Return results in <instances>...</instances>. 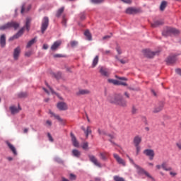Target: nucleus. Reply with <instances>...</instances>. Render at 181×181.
Listing matches in <instances>:
<instances>
[{
    "label": "nucleus",
    "mask_w": 181,
    "mask_h": 181,
    "mask_svg": "<svg viewBox=\"0 0 181 181\" xmlns=\"http://www.w3.org/2000/svg\"><path fill=\"white\" fill-rule=\"evenodd\" d=\"M108 100L112 104H116V105H119V107H122L123 108H125V107H127V100H125L122 95L119 94L110 97L108 98Z\"/></svg>",
    "instance_id": "1"
},
{
    "label": "nucleus",
    "mask_w": 181,
    "mask_h": 181,
    "mask_svg": "<svg viewBox=\"0 0 181 181\" xmlns=\"http://www.w3.org/2000/svg\"><path fill=\"white\" fill-rule=\"evenodd\" d=\"M11 28H13L15 30L19 28V23L15 21L8 22L6 24L0 26V30H5L6 29H11Z\"/></svg>",
    "instance_id": "2"
},
{
    "label": "nucleus",
    "mask_w": 181,
    "mask_h": 181,
    "mask_svg": "<svg viewBox=\"0 0 181 181\" xmlns=\"http://www.w3.org/2000/svg\"><path fill=\"white\" fill-rule=\"evenodd\" d=\"M179 33H180V32L176 28H167L165 30H163V36H172V35H179Z\"/></svg>",
    "instance_id": "3"
},
{
    "label": "nucleus",
    "mask_w": 181,
    "mask_h": 181,
    "mask_svg": "<svg viewBox=\"0 0 181 181\" xmlns=\"http://www.w3.org/2000/svg\"><path fill=\"white\" fill-rule=\"evenodd\" d=\"M143 54L148 59H152L153 57L156 56V54H159V52H153L151 49H144Z\"/></svg>",
    "instance_id": "4"
},
{
    "label": "nucleus",
    "mask_w": 181,
    "mask_h": 181,
    "mask_svg": "<svg viewBox=\"0 0 181 181\" xmlns=\"http://www.w3.org/2000/svg\"><path fill=\"white\" fill-rule=\"evenodd\" d=\"M47 28H49V18L44 17L41 23V32L42 33H45L46 32Z\"/></svg>",
    "instance_id": "5"
},
{
    "label": "nucleus",
    "mask_w": 181,
    "mask_h": 181,
    "mask_svg": "<svg viewBox=\"0 0 181 181\" xmlns=\"http://www.w3.org/2000/svg\"><path fill=\"white\" fill-rule=\"evenodd\" d=\"M125 12L128 15H136V13H139L141 12V8H137L135 7H129L126 9Z\"/></svg>",
    "instance_id": "6"
},
{
    "label": "nucleus",
    "mask_w": 181,
    "mask_h": 181,
    "mask_svg": "<svg viewBox=\"0 0 181 181\" xmlns=\"http://www.w3.org/2000/svg\"><path fill=\"white\" fill-rule=\"evenodd\" d=\"M129 160L132 162V163H134V160L129 158ZM134 164L136 169H137L139 173H144V175H146V176H147V177H152L151 176V175L148 174V172H146L145 170H144V168H141V167H139V165H138L135 163H134Z\"/></svg>",
    "instance_id": "7"
},
{
    "label": "nucleus",
    "mask_w": 181,
    "mask_h": 181,
    "mask_svg": "<svg viewBox=\"0 0 181 181\" xmlns=\"http://www.w3.org/2000/svg\"><path fill=\"white\" fill-rule=\"evenodd\" d=\"M143 153L146 156H148L150 160H153V158H155V151L152 149H146L143 151Z\"/></svg>",
    "instance_id": "8"
},
{
    "label": "nucleus",
    "mask_w": 181,
    "mask_h": 181,
    "mask_svg": "<svg viewBox=\"0 0 181 181\" xmlns=\"http://www.w3.org/2000/svg\"><path fill=\"white\" fill-rule=\"evenodd\" d=\"M25 32V27L22 28L16 35L9 38V40L12 42V40H15V39H19L23 33Z\"/></svg>",
    "instance_id": "9"
},
{
    "label": "nucleus",
    "mask_w": 181,
    "mask_h": 181,
    "mask_svg": "<svg viewBox=\"0 0 181 181\" xmlns=\"http://www.w3.org/2000/svg\"><path fill=\"white\" fill-rule=\"evenodd\" d=\"M88 158H89V160H90L92 163L95 165V166H98V168H101V163L98 162V160L97 159V158H95L93 155H89Z\"/></svg>",
    "instance_id": "10"
},
{
    "label": "nucleus",
    "mask_w": 181,
    "mask_h": 181,
    "mask_svg": "<svg viewBox=\"0 0 181 181\" xmlns=\"http://www.w3.org/2000/svg\"><path fill=\"white\" fill-rule=\"evenodd\" d=\"M113 157L115 158L117 163H119V165L126 166L125 160H124V159H122L118 154L114 153Z\"/></svg>",
    "instance_id": "11"
},
{
    "label": "nucleus",
    "mask_w": 181,
    "mask_h": 181,
    "mask_svg": "<svg viewBox=\"0 0 181 181\" xmlns=\"http://www.w3.org/2000/svg\"><path fill=\"white\" fill-rule=\"evenodd\" d=\"M57 107L60 111H66L68 110L67 104L64 102H59L57 103Z\"/></svg>",
    "instance_id": "12"
},
{
    "label": "nucleus",
    "mask_w": 181,
    "mask_h": 181,
    "mask_svg": "<svg viewBox=\"0 0 181 181\" xmlns=\"http://www.w3.org/2000/svg\"><path fill=\"white\" fill-rule=\"evenodd\" d=\"M177 55L174 54V55H171V56L168 57L166 60L167 64H173V63H175L176 60H177Z\"/></svg>",
    "instance_id": "13"
},
{
    "label": "nucleus",
    "mask_w": 181,
    "mask_h": 181,
    "mask_svg": "<svg viewBox=\"0 0 181 181\" xmlns=\"http://www.w3.org/2000/svg\"><path fill=\"white\" fill-rule=\"evenodd\" d=\"M141 142H142V136H141L139 135L135 136L133 139V144H134V146H139Z\"/></svg>",
    "instance_id": "14"
},
{
    "label": "nucleus",
    "mask_w": 181,
    "mask_h": 181,
    "mask_svg": "<svg viewBox=\"0 0 181 181\" xmlns=\"http://www.w3.org/2000/svg\"><path fill=\"white\" fill-rule=\"evenodd\" d=\"M164 105H165V103H163V102H160V103H158V105H157V106L154 108L153 112H154V113L160 112V111H162V110H163Z\"/></svg>",
    "instance_id": "15"
},
{
    "label": "nucleus",
    "mask_w": 181,
    "mask_h": 181,
    "mask_svg": "<svg viewBox=\"0 0 181 181\" xmlns=\"http://www.w3.org/2000/svg\"><path fill=\"white\" fill-rule=\"evenodd\" d=\"M100 73L101 76H104V77H108L110 76V71L107 68L100 67Z\"/></svg>",
    "instance_id": "16"
},
{
    "label": "nucleus",
    "mask_w": 181,
    "mask_h": 181,
    "mask_svg": "<svg viewBox=\"0 0 181 181\" xmlns=\"http://www.w3.org/2000/svg\"><path fill=\"white\" fill-rule=\"evenodd\" d=\"M21 54V47H17L13 51V59L14 60H18L19 59V55Z\"/></svg>",
    "instance_id": "17"
},
{
    "label": "nucleus",
    "mask_w": 181,
    "mask_h": 181,
    "mask_svg": "<svg viewBox=\"0 0 181 181\" xmlns=\"http://www.w3.org/2000/svg\"><path fill=\"white\" fill-rule=\"evenodd\" d=\"M6 144L11 152H13V155L16 156V155H18V152L16 151V148H15V146H13L12 144H11L9 141H6Z\"/></svg>",
    "instance_id": "18"
},
{
    "label": "nucleus",
    "mask_w": 181,
    "mask_h": 181,
    "mask_svg": "<svg viewBox=\"0 0 181 181\" xmlns=\"http://www.w3.org/2000/svg\"><path fill=\"white\" fill-rule=\"evenodd\" d=\"M60 45H62V41L58 40V41L54 42L53 43V45L51 46V50H52V52L57 50V49H59V47L60 46Z\"/></svg>",
    "instance_id": "19"
},
{
    "label": "nucleus",
    "mask_w": 181,
    "mask_h": 181,
    "mask_svg": "<svg viewBox=\"0 0 181 181\" xmlns=\"http://www.w3.org/2000/svg\"><path fill=\"white\" fill-rule=\"evenodd\" d=\"M10 111L12 114V115H15V114H18V112H19V111H21V110H22V108H21V107L18 106V108L15 107V106H11L9 107Z\"/></svg>",
    "instance_id": "20"
},
{
    "label": "nucleus",
    "mask_w": 181,
    "mask_h": 181,
    "mask_svg": "<svg viewBox=\"0 0 181 181\" xmlns=\"http://www.w3.org/2000/svg\"><path fill=\"white\" fill-rule=\"evenodd\" d=\"M81 129L84 132V134L86 138H88V135H91V133H92L91 127L88 126L86 129L84 128V127H82Z\"/></svg>",
    "instance_id": "21"
},
{
    "label": "nucleus",
    "mask_w": 181,
    "mask_h": 181,
    "mask_svg": "<svg viewBox=\"0 0 181 181\" xmlns=\"http://www.w3.org/2000/svg\"><path fill=\"white\" fill-rule=\"evenodd\" d=\"M71 141L74 146H75V148H78L79 146L78 141H77L76 136H74L73 133H71Z\"/></svg>",
    "instance_id": "22"
},
{
    "label": "nucleus",
    "mask_w": 181,
    "mask_h": 181,
    "mask_svg": "<svg viewBox=\"0 0 181 181\" xmlns=\"http://www.w3.org/2000/svg\"><path fill=\"white\" fill-rule=\"evenodd\" d=\"M90 94V90L87 89H81L76 93V95H87Z\"/></svg>",
    "instance_id": "23"
},
{
    "label": "nucleus",
    "mask_w": 181,
    "mask_h": 181,
    "mask_svg": "<svg viewBox=\"0 0 181 181\" xmlns=\"http://www.w3.org/2000/svg\"><path fill=\"white\" fill-rule=\"evenodd\" d=\"M0 45L1 47H5L6 45V37L5 36V34H3L0 37Z\"/></svg>",
    "instance_id": "24"
},
{
    "label": "nucleus",
    "mask_w": 181,
    "mask_h": 181,
    "mask_svg": "<svg viewBox=\"0 0 181 181\" xmlns=\"http://www.w3.org/2000/svg\"><path fill=\"white\" fill-rule=\"evenodd\" d=\"M100 156L102 160H107V159H108V158L110 157V153L107 152H100Z\"/></svg>",
    "instance_id": "25"
},
{
    "label": "nucleus",
    "mask_w": 181,
    "mask_h": 181,
    "mask_svg": "<svg viewBox=\"0 0 181 181\" xmlns=\"http://www.w3.org/2000/svg\"><path fill=\"white\" fill-rule=\"evenodd\" d=\"M161 168H162V169H163V170H165L166 172H169V171L172 170V168L168 167V164L166 163H163L161 164Z\"/></svg>",
    "instance_id": "26"
},
{
    "label": "nucleus",
    "mask_w": 181,
    "mask_h": 181,
    "mask_svg": "<svg viewBox=\"0 0 181 181\" xmlns=\"http://www.w3.org/2000/svg\"><path fill=\"white\" fill-rule=\"evenodd\" d=\"M49 114L52 115V117H54L55 119H57L59 122H64L63 119L60 118L59 115H56L52 111H49Z\"/></svg>",
    "instance_id": "27"
},
{
    "label": "nucleus",
    "mask_w": 181,
    "mask_h": 181,
    "mask_svg": "<svg viewBox=\"0 0 181 181\" xmlns=\"http://www.w3.org/2000/svg\"><path fill=\"white\" fill-rule=\"evenodd\" d=\"M160 25H163V21H157L151 23L152 28H158V26H160Z\"/></svg>",
    "instance_id": "28"
},
{
    "label": "nucleus",
    "mask_w": 181,
    "mask_h": 181,
    "mask_svg": "<svg viewBox=\"0 0 181 181\" xmlns=\"http://www.w3.org/2000/svg\"><path fill=\"white\" fill-rule=\"evenodd\" d=\"M72 155L73 156H75V158H80V156H81V152H80V151L77 149H74L72 151Z\"/></svg>",
    "instance_id": "29"
},
{
    "label": "nucleus",
    "mask_w": 181,
    "mask_h": 181,
    "mask_svg": "<svg viewBox=\"0 0 181 181\" xmlns=\"http://www.w3.org/2000/svg\"><path fill=\"white\" fill-rule=\"evenodd\" d=\"M100 57H98V55H96L95 57V58L93 60V63H92V68L94 69V67H95V66H97V64H98V61H99Z\"/></svg>",
    "instance_id": "30"
},
{
    "label": "nucleus",
    "mask_w": 181,
    "mask_h": 181,
    "mask_svg": "<svg viewBox=\"0 0 181 181\" xmlns=\"http://www.w3.org/2000/svg\"><path fill=\"white\" fill-rule=\"evenodd\" d=\"M64 12V7H62L59 8L56 13L57 18H60V16H62V13H63Z\"/></svg>",
    "instance_id": "31"
},
{
    "label": "nucleus",
    "mask_w": 181,
    "mask_h": 181,
    "mask_svg": "<svg viewBox=\"0 0 181 181\" xmlns=\"http://www.w3.org/2000/svg\"><path fill=\"white\" fill-rule=\"evenodd\" d=\"M168 6V2L166 1H163L160 6V10L163 11L165 8Z\"/></svg>",
    "instance_id": "32"
},
{
    "label": "nucleus",
    "mask_w": 181,
    "mask_h": 181,
    "mask_svg": "<svg viewBox=\"0 0 181 181\" xmlns=\"http://www.w3.org/2000/svg\"><path fill=\"white\" fill-rule=\"evenodd\" d=\"M30 22H32V19H30V18H27L25 22V29L27 30H29V29L30 28Z\"/></svg>",
    "instance_id": "33"
},
{
    "label": "nucleus",
    "mask_w": 181,
    "mask_h": 181,
    "mask_svg": "<svg viewBox=\"0 0 181 181\" xmlns=\"http://www.w3.org/2000/svg\"><path fill=\"white\" fill-rule=\"evenodd\" d=\"M36 42V37L32 39L31 40H30L28 44L26 47L29 49V47H31L33 45H35V42Z\"/></svg>",
    "instance_id": "34"
},
{
    "label": "nucleus",
    "mask_w": 181,
    "mask_h": 181,
    "mask_svg": "<svg viewBox=\"0 0 181 181\" xmlns=\"http://www.w3.org/2000/svg\"><path fill=\"white\" fill-rule=\"evenodd\" d=\"M84 35L87 37L88 40H92L93 38L91 36V33H90V31H88V30L85 31Z\"/></svg>",
    "instance_id": "35"
},
{
    "label": "nucleus",
    "mask_w": 181,
    "mask_h": 181,
    "mask_svg": "<svg viewBox=\"0 0 181 181\" xmlns=\"http://www.w3.org/2000/svg\"><path fill=\"white\" fill-rule=\"evenodd\" d=\"M18 95L19 98H26V97H28V93L25 92H21L18 93Z\"/></svg>",
    "instance_id": "36"
},
{
    "label": "nucleus",
    "mask_w": 181,
    "mask_h": 181,
    "mask_svg": "<svg viewBox=\"0 0 181 181\" xmlns=\"http://www.w3.org/2000/svg\"><path fill=\"white\" fill-rule=\"evenodd\" d=\"M53 76L57 78V80H60L62 78V72H57V74H53Z\"/></svg>",
    "instance_id": "37"
},
{
    "label": "nucleus",
    "mask_w": 181,
    "mask_h": 181,
    "mask_svg": "<svg viewBox=\"0 0 181 181\" xmlns=\"http://www.w3.org/2000/svg\"><path fill=\"white\" fill-rule=\"evenodd\" d=\"M107 136H109V138H110V139L109 140L110 142H111V144H112V145H117L114 141H112V139H114V138H115V136L114 134H107Z\"/></svg>",
    "instance_id": "38"
},
{
    "label": "nucleus",
    "mask_w": 181,
    "mask_h": 181,
    "mask_svg": "<svg viewBox=\"0 0 181 181\" xmlns=\"http://www.w3.org/2000/svg\"><path fill=\"white\" fill-rule=\"evenodd\" d=\"M115 59L118 60L122 64H125L128 62V59H119L118 57H115Z\"/></svg>",
    "instance_id": "39"
},
{
    "label": "nucleus",
    "mask_w": 181,
    "mask_h": 181,
    "mask_svg": "<svg viewBox=\"0 0 181 181\" xmlns=\"http://www.w3.org/2000/svg\"><path fill=\"white\" fill-rule=\"evenodd\" d=\"M108 82L111 83L112 84H114L115 86L118 85V81L115 79H108Z\"/></svg>",
    "instance_id": "40"
},
{
    "label": "nucleus",
    "mask_w": 181,
    "mask_h": 181,
    "mask_svg": "<svg viewBox=\"0 0 181 181\" xmlns=\"http://www.w3.org/2000/svg\"><path fill=\"white\" fill-rule=\"evenodd\" d=\"M90 2H92V4H103V2H104V0H90Z\"/></svg>",
    "instance_id": "41"
},
{
    "label": "nucleus",
    "mask_w": 181,
    "mask_h": 181,
    "mask_svg": "<svg viewBox=\"0 0 181 181\" xmlns=\"http://www.w3.org/2000/svg\"><path fill=\"white\" fill-rule=\"evenodd\" d=\"M117 86H128V84L126 82H122L121 81H117Z\"/></svg>",
    "instance_id": "42"
},
{
    "label": "nucleus",
    "mask_w": 181,
    "mask_h": 181,
    "mask_svg": "<svg viewBox=\"0 0 181 181\" xmlns=\"http://www.w3.org/2000/svg\"><path fill=\"white\" fill-rule=\"evenodd\" d=\"M136 148V154L139 155V152H141V146H134Z\"/></svg>",
    "instance_id": "43"
},
{
    "label": "nucleus",
    "mask_w": 181,
    "mask_h": 181,
    "mask_svg": "<svg viewBox=\"0 0 181 181\" xmlns=\"http://www.w3.org/2000/svg\"><path fill=\"white\" fill-rule=\"evenodd\" d=\"M98 132L99 135H107V133L105 132V131L101 130L100 129H98Z\"/></svg>",
    "instance_id": "44"
},
{
    "label": "nucleus",
    "mask_w": 181,
    "mask_h": 181,
    "mask_svg": "<svg viewBox=\"0 0 181 181\" xmlns=\"http://www.w3.org/2000/svg\"><path fill=\"white\" fill-rule=\"evenodd\" d=\"M83 149H88V142H84L82 145Z\"/></svg>",
    "instance_id": "45"
},
{
    "label": "nucleus",
    "mask_w": 181,
    "mask_h": 181,
    "mask_svg": "<svg viewBox=\"0 0 181 181\" xmlns=\"http://www.w3.org/2000/svg\"><path fill=\"white\" fill-rule=\"evenodd\" d=\"M116 78H118V80H122V81H127V78L125 77H119L118 76H115Z\"/></svg>",
    "instance_id": "46"
},
{
    "label": "nucleus",
    "mask_w": 181,
    "mask_h": 181,
    "mask_svg": "<svg viewBox=\"0 0 181 181\" xmlns=\"http://www.w3.org/2000/svg\"><path fill=\"white\" fill-rule=\"evenodd\" d=\"M55 162H57V163H63V160L62 158L56 157L54 158Z\"/></svg>",
    "instance_id": "47"
},
{
    "label": "nucleus",
    "mask_w": 181,
    "mask_h": 181,
    "mask_svg": "<svg viewBox=\"0 0 181 181\" xmlns=\"http://www.w3.org/2000/svg\"><path fill=\"white\" fill-rule=\"evenodd\" d=\"M77 45H78V42H77V41H72V42H71V47H76V46H77Z\"/></svg>",
    "instance_id": "48"
},
{
    "label": "nucleus",
    "mask_w": 181,
    "mask_h": 181,
    "mask_svg": "<svg viewBox=\"0 0 181 181\" xmlns=\"http://www.w3.org/2000/svg\"><path fill=\"white\" fill-rule=\"evenodd\" d=\"M69 179H70L71 180H76V175H74V174H70V175H69Z\"/></svg>",
    "instance_id": "49"
},
{
    "label": "nucleus",
    "mask_w": 181,
    "mask_h": 181,
    "mask_svg": "<svg viewBox=\"0 0 181 181\" xmlns=\"http://www.w3.org/2000/svg\"><path fill=\"white\" fill-rule=\"evenodd\" d=\"M132 114H136V112H138V109H136V107L133 106L132 109Z\"/></svg>",
    "instance_id": "50"
},
{
    "label": "nucleus",
    "mask_w": 181,
    "mask_h": 181,
    "mask_svg": "<svg viewBox=\"0 0 181 181\" xmlns=\"http://www.w3.org/2000/svg\"><path fill=\"white\" fill-rule=\"evenodd\" d=\"M170 176H172L173 177H175V176H176V175H177V173L170 170Z\"/></svg>",
    "instance_id": "51"
},
{
    "label": "nucleus",
    "mask_w": 181,
    "mask_h": 181,
    "mask_svg": "<svg viewBox=\"0 0 181 181\" xmlns=\"http://www.w3.org/2000/svg\"><path fill=\"white\" fill-rule=\"evenodd\" d=\"M116 50H117L118 54H122V51L121 50V47H117Z\"/></svg>",
    "instance_id": "52"
},
{
    "label": "nucleus",
    "mask_w": 181,
    "mask_h": 181,
    "mask_svg": "<svg viewBox=\"0 0 181 181\" xmlns=\"http://www.w3.org/2000/svg\"><path fill=\"white\" fill-rule=\"evenodd\" d=\"M47 136L49 138V141H50V142H53L54 139H53V137L52 136V134H50V133L47 134Z\"/></svg>",
    "instance_id": "53"
},
{
    "label": "nucleus",
    "mask_w": 181,
    "mask_h": 181,
    "mask_svg": "<svg viewBox=\"0 0 181 181\" xmlns=\"http://www.w3.org/2000/svg\"><path fill=\"white\" fill-rule=\"evenodd\" d=\"M66 22H67V20H66V18L63 17L62 23L63 26H66Z\"/></svg>",
    "instance_id": "54"
},
{
    "label": "nucleus",
    "mask_w": 181,
    "mask_h": 181,
    "mask_svg": "<svg viewBox=\"0 0 181 181\" xmlns=\"http://www.w3.org/2000/svg\"><path fill=\"white\" fill-rule=\"evenodd\" d=\"M109 39H111V35H105L103 37V40H108Z\"/></svg>",
    "instance_id": "55"
},
{
    "label": "nucleus",
    "mask_w": 181,
    "mask_h": 181,
    "mask_svg": "<svg viewBox=\"0 0 181 181\" xmlns=\"http://www.w3.org/2000/svg\"><path fill=\"white\" fill-rule=\"evenodd\" d=\"M42 49H44V50H47L49 49V45H47V44H44Z\"/></svg>",
    "instance_id": "56"
},
{
    "label": "nucleus",
    "mask_w": 181,
    "mask_h": 181,
    "mask_svg": "<svg viewBox=\"0 0 181 181\" xmlns=\"http://www.w3.org/2000/svg\"><path fill=\"white\" fill-rule=\"evenodd\" d=\"M46 125H47V127H52V121L47 120L46 121Z\"/></svg>",
    "instance_id": "57"
},
{
    "label": "nucleus",
    "mask_w": 181,
    "mask_h": 181,
    "mask_svg": "<svg viewBox=\"0 0 181 181\" xmlns=\"http://www.w3.org/2000/svg\"><path fill=\"white\" fill-rule=\"evenodd\" d=\"M31 55H32L31 52H25V56H26V57H30Z\"/></svg>",
    "instance_id": "58"
},
{
    "label": "nucleus",
    "mask_w": 181,
    "mask_h": 181,
    "mask_svg": "<svg viewBox=\"0 0 181 181\" xmlns=\"http://www.w3.org/2000/svg\"><path fill=\"white\" fill-rule=\"evenodd\" d=\"M175 72L177 74H179V76H181V69H176Z\"/></svg>",
    "instance_id": "59"
},
{
    "label": "nucleus",
    "mask_w": 181,
    "mask_h": 181,
    "mask_svg": "<svg viewBox=\"0 0 181 181\" xmlns=\"http://www.w3.org/2000/svg\"><path fill=\"white\" fill-rule=\"evenodd\" d=\"M110 53H111L110 50L103 51V54H110Z\"/></svg>",
    "instance_id": "60"
},
{
    "label": "nucleus",
    "mask_w": 181,
    "mask_h": 181,
    "mask_svg": "<svg viewBox=\"0 0 181 181\" xmlns=\"http://www.w3.org/2000/svg\"><path fill=\"white\" fill-rule=\"evenodd\" d=\"M54 58H57V57H63V55L60 54H56L54 55Z\"/></svg>",
    "instance_id": "61"
},
{
    "label": "nucleus",
    "mask_w": 181,
    "mask_h": 181,
    "mask_svg": "<svg viewBox=\"0 0 181 181\" xmlns=\"http://www.w3.org/2000/svg\"><path fill=\"white\" fill-rule=\"evenodd\" d=\"M21 13H25V4H23L21 7Z\"/></svg>",
    "instance_id": "62"
},
{
    "label": "nucleus",
    "mask_w": 181,
    "mask_h": 181,
    "mask_svg": "<svg viewBox=\"0 0 181 181\" xmlns=\"http://www.w3.org/2000/svg\"><path fill=\"white\" fill-rule=\"evenodd\" d=\"M122 2H124V4H131L132 1L131 0H122Z\"/></svg>",
    "instance_id": "63"
},
{
    "label": "nucleus",
    "mask_w": 181,
    "mask_h": 181,
    "mask_svg": "<svg viewBox=\"0 0 181 181\" xmlns=\"http://www.w3.org/2000/svg\"><path fill=\"white\" fill-rule=\"evenodd\" d=\"M177 146L179 149H181V143H177Z\"/></svg>",
    "instance_id": "64"
}]
</instances>
